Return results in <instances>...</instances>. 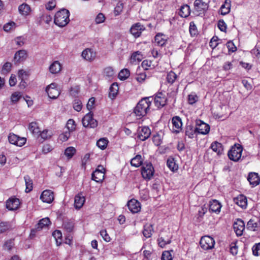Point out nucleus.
I'll return each instance as SVG.
<instances>
[{"instance_id":"obj_1","label":"nucleus","mask_w":260,"mask_h":260,"mask_svg":"<svg viewBox=\"0 0 260 260\" xmlns=\"http://www.w3.org/2000/svg\"><path fill=\"white\" fill-rule=\"evenodd\" d=\"M151 104V101L150 100V98L142 99L134 109V113L138 119L145 116L149 111Z\"/></svg>"},{"instance_id":"obj_2","label":"nucleus","mask_w":260,"mask_h":260,"mask_svg":"<svg viewBox=\"0 0 260 260\" xmlns=\"http://www.w3.org/2000/svg\"><path fill=\"white\" fill-rule=\"evenodd\" d=\"M69 11L66 9H62L55 14L54 20V23L60 27H63L69 22Z\"/></svg>"},{"instance_id":"obj_3","label":"nucleus","mask_w":260,"mask_h":260,"mask_svg":"<svg viewBox=\"0 0 260 260\" xmlns=\"http://www.w3.org/2000/svg\"><path fill=\"white\" fill-rule=\"evenodd\" d=\"M242 150L240 145H235L228 152L229 158L234 161H238L241 157Z\"/></svg>"},{"instance_id":"obj_4","label":"nucleus","mask_w":260,"mask_h":260,"mask_svg":"<svg viewBox=\"0 0 260 260\" xmlns=\"http://www.w3.org/2000/svg\"><path fill=\"white\" fill-rule=\"evenodd\" d=\"M154 169L151 163L144 164L141 168V174L145 180H150L154 175Z\"/></svg>"},{"instance_id":"obj_5","label":"nucleus","mask_w":260,"mask_h":260,"mask_svg":"<svg viewBox=\"0 0 260 260\" xmlns=\"http://www.w3.org/2000/svg\"><path fill=\"white\" fill-rule=\"evenodd\" d=\"M48 96L52 99H57L60 94V91L57 87V84L55 83H52L48 85L45 89Z\"/></svg>"},{"instance_id":"obj_6","label":"nucleus","mask_w":260,"mask_h":260,"mask_svg":"<svg viewBox=\"0 0 260 260\" xmlns=\"http://www.w3.org/2000/svg\"><path fill=\"white\" fill-rule=\"evenodd\" d=\"M83 126L89 128H94L98 125L97 121L93 118V114L89 112L82 118Z\"/></svg>"},{"instance_id":"obj_7","label":"nucleus","mask_w":260,"mask_h":260,"mask_svg":"<svg viewBox=\"0 0 260 260\" xmlns=\"http://www.w3.org/2000/svg\"><path fill=\"white\" fill-rule=\"evenodd\" d=\"M8 138L10 143L18 147L23 146L26 142L25 137H19L14 133H10Z\"/></svg>"},{"instance_id":"obj_8","label":"nucleus","mask_w":260,"mask_h":260,"mask_svg":"<svg viewBox=\"0 0 260 260\" xmlns=\"http://www.w3.org/2000/svg\"><path fill=\"white\" fill-rule=\"evenodd\" d=\"M200 244L203 249L207 250L211 249L214 247L215 241L211 237L205 236L201 238Z\"/></svg>"},{"instance_id":"obj_9","label":"nucleus","mask_w":260,"mask_h":260,"mask_svg":"<svg viewBox=\"0 0 260 260\" xmlns=\"http://www.w3.org/2000/svg\"><path fill=\"white\" fill-rule=\"evenodd\" d=\"M193 6L194 11L197 15L204 14L208 8V4L203 0H195Z\"/></svg>"},{"instance_id":"obj_10","label":"nucleus","mask_w":260,"mask_h":260,"mask_svg":"<svg viewBox=\"0 0 260 260\" xmlns=\"http://www.w3.org/2000/svg\"><path fill=\"white\" fill-rule=\"evenodd\" d=\"M196 128L198 134L204 135L208 134L210 129L209 124L200 119H197L196 121Z\"/></svg>"},{"instance_id":"obj_11","label":"nucleus","mask_w":260,"mask_h":260,"mask_svg":"<svg viewBox=\"0 0 260 260\" xmlns=\"http://www.w3.org/2000/svg\"><path fill=\"white\" fill-rule=\"evenodd\" d=\"M105 178V169L102 166L98 168L92 174V179L96 182H102Z\"/></svg>"},{"instance_id":"obj_12","label":"nucleus","mask_w":260,"mask_h":260,"mask_svg":"<svg viewBox=\"0 0 260 260\" xmlns=\"http://www.w3.org/2000/svg\"><path fill=\"white\" fill-rule=\"evenodd\" d=\"M151 135V131L148 126H140L138 129V138L141 141H145Z\"/></svg>"},{"instance_id":"obj_13","label":"nucleus","mask_w":260,"mask_h":260,"mask_svg":"<svg viewBox=\"0 0 260 260\" xmlns=\"http://www.w3.org/2000/svg\"><path fill=\"white\" fill-rule=\"evenodd\" d=\"M127 206L129 210L133 213H137L140 211L141 204L135 199H132L127 202Z\"/></svg>"},{"instance_id":"obj_14","label":"nucleus","mask_w":260,"mask_h":260,"mask_svg":"<svg viewBox=\"0 0 260 260\" xmlns=\"http://www.w3.org/2000/svg\"><path fill=\"white\" fill-rule=\"evenodd\" d=\"M20 205V200L15 197H11L6 202V207L9 210L12 211L17 209Z\"/></svg>"},{"instance_id":"obj_15","label":"nucleus","mask_w":260,"mask_h":260,"mask_svg":"<svg viewBox=\"0 0 260 260\" xmlns=\"http://www.w3.org/2000/svg\"><path fill=\"white\" fill-rule=\"evenodd\" d=\"M81 56L84 59L92 61L96 57V52L91 48H86L82 51Z\"/></svg>"},{"instance_id":"obj_16","label":"nucleus","mask_w":260,"mask_h":260,"mask_svg":"<svg viewBox=\"0 0 260 260\" xmlns=\"http://www.w3.org/2000/svg\"><path fill=\"white\" fill-rule=\"evenodd\" d=\"M40 199L42 202L50 204L54 200V194L53 191L50 190H44L41 196Z\"/></svg>"},{"instance_id":"obj_17","label":"nucleus","mask_w":260,"mask_h":260,"mask_svg":"<svg viewBox=\"0 0 260 260\" xmlns=\"http://www.w3.org/2000/svg\"><path fill=\"white\" fill-rule=\"evenodd\" d=\"M245 229V223L244 221L240 219H238L234 224V230L238 236H241Z\"/></svg>"},{"instance_id":"obj_18","label":"nucleus","mask_w":260,"mask_h":260,"mask_svg":"<svg viewBox=\"0 0 260 260\" xmlns=\"http://www.w3.org/2000/svg\"><path fill=\"white\" fill-rule=\"evenodd\" d=\"M145 27L140 23H137L134 24L131 28V34L135 37H140L142 32L145 29Z\"/></svg>"},{"instance_id":"obj_19","label":"nucleus","mask_w":260,"mask_h":260,"mask_svg":"<svg viewBox=\"0 0 260 260\" xmlns=\"http://www.w3.org/2000/svg\"><path fill=\"white\" fill-rule=\"evenodd\" d=\"M49 71L52 74H58L62 69V64L58 60L53 61L49 67Z\"/></svg>"},{"instance_id":"obj_20","label":"nucleus","mask_w":260,"mask_h":260,"mask_svg":"<svg viewBox=\"0 0 260 260\" xmlns=\"http://www.w3.org/2000/svg\"><path fill=\"white\" fill-rule=\"evenodd\" d=\"M173 131L175 133H179L182 129V123L181 119L179 116H175L172 118Z\"/></svg>"},{"instance_id":"obj_21","label":"nucleus","mask_w":260,"mask_h":260,"mask_svg":"<svg viewBox=\"0 0 260 260\" xmlns=\"http://www.w3.org/2000/svg\"><path fill=\"white\" fill-rule=\"evenodd\" d=\"M222 205L221 203L216 200H212L209 203V211L218 214L220 212Z\"/></svg>"},{"instance_id":"obj_22","label":"nucleus","mask_w":260,"mask_h":260,"mask_svg":"<svg viewBox=\"0 0 260 260\" xmlns=\"http://www.w3.org/2000/svg\"><path fill=\"white\" fill-rule=\"evenodd\" d=\"M167 100L162 93L157 94L154 98V103L157 108H161L166 104Z\"/></svg>"},{"instance_id":"obj_23","label":"nucleus","mask_w":260,"mask_h":260,"mask_svg":"<svg viewBox=\"0 0 260 260\" xmlns=\"http://www.w3.org/2000/svg\"><path fill=\"white\" fill-rule=\"evenodd\" d=\"M247 180L252 187L257 186L260 182L258 174L254 172H251L249 174Z\"/></svg>"},{"instance_id":"obj_24","label":"nucleus","mask_w":260,"mask_h":260,"mask_svg":"<svg viewBox=\"0 0 260 260\" xmlns=\"http://www.w3.org/2000/svg\"><path fill=\"white\" fill-rule=\"evenodd\" d=\"M85 201V197L81 194H78L75 197L74 207L77 209H80Z\"/></svg>"},{"instance_id":"obj_25","label":"nucleus","mask_w":260,"mask_h":260,"mask_svg":"<svg viewBox=\"0 0 260 260\" xmlns=\"http://www.w3.org/2000/svg\"><path fill=\"white\" fill-rule=\"evenodd\" d=\"M234 201L235 204L242 208H245L247 206V199L243 195H239L234 198Z\"/></svg>"},{"instance_id":"obj_26","label":"nucleus","mask_w":260,"mask_h":260,"mask_svg":"<svg viewBox=\"0 0 260 260\" xmlns=\"http://www.w3.org/2000/svg\"><path fill=\"white\" fill-rule=\"evenodd\" d=\"M27 57V52L24 50H21L16 52L14 56V60L16 62L24 61Z\"/></svg>"},{"instance_id":"obj_27","label":"nucleus","mask_w":260,"mask_h":260,"mask_svg":"<svg viewBox=\"0 0 260 260\" xmlns=\"http://www.w3.org/2000/svg\"><path fill=\"white\" fill-rule=\"evenodd\" d=\"M167 40V37L162 34H158L155 37V42L157 45L162 46Z\"/></svg>"},{"instance_id":"obj_28","label":"nucleus","mask_w":260,"mask_h":260,"mask_svg":"<svg viewBox=\"0 0 260 260\" xmlns=\"http://www.w3.org/2000/svg\"><path fill=\"white\" fill-rule=\"evenodd\" d=\"M109 96L111 99H114L117 95L119 86L117 83H113L110 86L109 89Z\"/></svg>"},{"instance_id":"obj_29","label":"nucleus","mask_w":260,"mask_h":260,"mask_svg":"<svg viewBox=\"0 0 260 260\" xmlns=\"http://www.w3.org/2000/svg\"><path fill=\"white\" fill-rule=\"evenodd\" d=\"M153 231V228L152 224H146L144 226L143 234L145 237L148 238L151 237Z\"/></svg>"},{"instance_id":"obj_30","label":"nucleus","mask_w":260,"mask_h":260,"mask_svg":"<svg viewBox=\"0 0 260 260\" xmlns=\"http://www.w3.org/2000/svg\"><path fill=\"white\" fill-rule=\"evenodd\" d=\"M190 13V7L187 5H183L180 9L179 14L181 17L186 18Z\"/></svg>"},{"instance_id":"obj_31","label":"nucleus","mask_w":260,"mask_h":260,"mask_svg":"<svg viewBox=\"0 0 260 260\" xmlns=\"http://www.w3.org/2000/svg\"><path fill=\"white\" fill-rule=\"evenodd\" d=\"M143 58V55L139 51H136L132 54L131 56V62L137 63L141 61Z\"/></svg>"},{"instance_id":"obj_32","label":"nucleus","mask_w":260,"mask_h":260,"mask_svg":"<svg viewBox=\"0 0 260 260\" xmlns=\"http://www.w3.org/2000/svg\"><path fill=\"white\" fill-rule=\"evenodd\" d=\"M259 220L257 219V221H255L254 219H250L247 224V229L252 231H255L258 228V224Z\"/></svg>"},{"instance_id":"obj_33","label":"nucleus","mask_w":260,"mask_h":260,"mask_svg":"<svg viewBox=\"0 0 260 260\" xmlns=\"http://www.w3.org/2000/svg\"><path fill=\"white\" fill-rule=\"evenodd\" d=\"M50 223L49 218L46 217L42 219L36 225V230L40 231L44 228L47 227Z\"/></svg>"},{"instance_id":"obj_34","label":"nucleus","mask_w":260,"mask_h":260,"mask_svg":"<svg viewBox=\"0 0 260 260\" xmlns=\"http://www.w3.org/2000/svg\"><path fill=\"white\" fill-rule=\"evenodd\" d=\"M143 162V159L141 155H137L131 159V164L132 166L135 167L140 166Z\"/></svg>"},{"instance_id":"obj_35","label":"nucleus","mask_w":260,"mask_h":260,"mask_svg":"<svg viewBox=\"0 0 260 260\" xmlns=\"http://www.w3.org/2000/svg\"><path fill=\"white\" fill-rule=\"evenodd\" d=\"M197 133L196 128H194L192 125H187L186 128L185 135L189 138H193Z\"/></svg>"},{"instance_id":"obj_36","label":"nucleus","mask_w":260,"mask_h":260,"mask_svg":"<svg viewBox=\"0 0 260 260\" xmlns=\"http://www.w3.org/2000/svg\"><path fill=\"white\" fill-rule=\"evenodd\" d=\"M39 135L42 140H46L51 138L53 135V133L51 130L44 129L42 132L40 131Z\"/></svg>"},{"instance_id":"obj_37","label":"nucleus","mask_w":260,"mask_h":260,"mask_svg":"<svg viewBox=\"0 0 260 260\" xmlns=\"http://www.w3.org/2000/svg\"><path fill=\"white\" fill-rule=\"evenodd\" d=\"M28 129L34 135H39L40 132L38 124L36 122H30L28 126Z\"/></svg>"},{"instance_id":"obj_38","label":"nucleus","mask_w":260,"mask_h":260,"mask_svg":"<svg viewBox=\"0 0 260 260\" xmlns=\"http://www.w3.org/2000/svg\"><path fill=\"white\" fill-rule=\"evenodd\" d=\"M18 9L20 13L23 15H27L30 12V7L26 4L21 5Z\"/></svg>"},{"instance_id":"obj_39","label":"nucleus","mask_w":260,"mask_h":260,"mask_svg":"<svg viewBox=\"0 0 260 260\" xmlns=\"http://www.w3.org/2000/svg\"><path fill=\"white\" fill-rule=\"evenodd\" d=\"M167 165L168 167L173 172L178 170V166L175 162L174 159L172 157H170L168 159Z\"/></svg>"},{"instance_id":"obj_40","label":"nucleus","mask_w":260,"mask_h":260,"mask_svg":"<svg viewBox=\"0 0 260 260\" xmlns=\"http://www.w3.org/2000/svg\"><path fill=\"white\" fill-rule=\"evenodd\" d=\"M12 225L9 222H1L0 223V234L6 232L11 229Z\"/></svg>"},{"instance_id":"obj_41","label":"nucleus","mask_w":260,"mask_h":260,"mask_svg":"<svg viewBox=\"0 0 260 260\" xmlns=\"http://www.w3.org/2000/svg\"><path fill=\"white\" fill-rule=\"evenodd\" d=\"M76 125L75 121L72 119H69L66 124L67 131L70 132L71 133L76 129Z\"/></svg>"},{"instance_id":"obj_42","label":"nucleus","mask_w":260,"mask_h":260,"mask_svg":"<svg viewBox=\"0 0 260 260\" xmlns=\"http://www.w3.org/2000/svg\"><path fill=\"white\" fill-rule=\"evenodd\" d=\"M130 72L127 69H123L118 74V78L120 80H125L128 78Z\"/></svg>"},{"instance_id":"obj_43","label":"nucleus","mask_w":260,"mask_h":260,"mask_svg":"<svg viewBox=\"0 0 260 260\" xmlns=\"http://www.w3.org/2000/svg\"><path fill=\"white\" fill-rule=\"evenodd\" d=\"M24 179L26 185L25 191L27 192H29L33 188L32 181L31 179H30V177L28 175L25 176L24 177Z\"/></svg>"},{"instance_id":"obj_44","label":"nucleus","mask_w":260,"mask_h":260,"mask_svg":"<svg viewBox=\"0 0 260 260\" xmlns=\"http://www.w3.org/2000/svg\"><path fill=\"white\" fill-rule=\"evenodd\" d=\"M22 96V93L19 91L13 93L11 96V101L13 104L17 103Z\"/></svg>"},{"instance_id":"obj_45","label":"nucleus","mask_w":260,"mask_h":260,"mask_svg":"<svg viewBox=\"0 0 260 260\" xmlns=\"http://www.w3.org/2000/svg\"><path fill=\"white\" fill-rule=\"evenodd\" d=\"M158 245L163 248L166 245L169 244L171 243V239L170 238L168 237L167 238H165L164 237H159L158 240Z\"/></svg>"},{"instance_id":"obj_46","label":"nucleus","mask_w":260,"mask_h":260,"mask_svg":"<svg viewBox=\"0 0 260 260\" xmlns=\"http://www.w3.org/2000/svg\"><path fill=\"white\" fill-rule=\"evenodd\" d=\"M108 141L106 138H101L96 142L97 146L100 149H105L108 145Z\"/></svg>"},{"instance_id":"obj_47","label":"nucleus","mask_w":260,"mask_h":260,"mask_svg":"<svg viewBox=\"0 0 260 260\" xmlns=\"http://www.w3.org/2000/svg\"><path fill=\"white\" fill-rule=\"evenodd\" d=\"M76 153V149L73 147H69L64 151V155L68 158H71Z\"/></svg>"},{"instance_id":"obj_48","label":"nucleus","mask_w":260,"mask_h":260,"mask_svg":"<svg viewBox=\"0 0 260 260\" xmlns=\"http://www.w3.org/2000/svg\"><path fill=\"white\" fill-rule=\"evenodd\" d=\"M52 236L56 240V244L59 245L61 244L62 233L59 230H55L53 233Z\"/></svg>"},{"instance_id":"obj_49","label":"nucleus","mask_w":260,"mask_h":260,"mask_svg":"<svg viewBox=\"0 0 260 260\" xmlns=\"http://www.w3.org/2000/svg\"><path fill=\"white\" fill-rule=\"evenodd\" d=\"M230 11V4L228 3H225L223 4L220 9V12L221 15H224L228 14Z\"/></svg>"},{"instance_id":"obj_50","label":"nucleus","mask_w":260,"mask_h":260,"mask_svg":"<svg viewBox=\"0 0 260 260\" xmlns=\"http://www.w3.org/2000/svg\"><path fill=\"white\" fill-rule=\"evenodd\" d=\"M211 148L213 151L217 152L218 154L220 153L222 150V145L221 143L215 142L211 144Z\"/></svg>"},{"instance_id":"obj_51","label":"nucleus","mask_w":260,"mask_h":260,"mask_svg":"<svg viewBox=\"0 0 260 260\" xmlns=\"http://www.w3.org/2000/svg\"><path fill=\"white\" fill-rule=\"evenodd\" d=\"M73 106L75 110L78 112L80 111L82 108V104L81 101L78 99H75L73 101Z\"/></svg>"},{"instance_id":"obj_52","label":"nucleus","mask_w":260,"mask_h":260,"mask_svg":"<svg viewBox=\"0 0 260 260\" xmlns=\"http://www.w3.org/2000/svg\"><path fill=\"white\" fill-rule=\"evenodd\" d=\"M189 32L191 36H195L198 34V30L194 22L191 21L189 23Z\"/></svg>"},{"instance_id":"obj_53","label":"nucleus","mask_w":260,"mask_h":260,"mask_svg":"<svg viewBox=\"0 0 260 260\" xmlns=\"http://www.w3.org/2000/svg\"><path fill=\"white\" fill-rule=\"evenodd\" d=\"M177 77V76L174 72H170L167 75V81L170 84H173L176 80Z\"/></svg>"},{"instance_id":"obj_54","label":"nucleus","mask_w":260,"mask_h":260,"mask_svg":"<svg viewBox=\"0 0 260 260\" xmlns=\"http://www.w3.org/2000/svg\"><path fill=\"white\" fill-rule=\"evenodd\" d=\"M123 8V5L121 2H118L114 8V13L115 16H118L122 12Z\"/></svg>"},{"instance_id":"obj_55","label":"nucleus","mask_w":260,"mask_h":260,"mask_svg":"<svg viewBox=\"0 0 260 260\" xmlns=\"http://www.w3.org/2000/svg\"><path fill=\"white\" fill-rule=\"evenodd\" d=\"M147 75L145 72L141 73H138L136 74V80L139 83H143L146 78Z\"/></svg>"},{"instance_id":"obj_56","label":"nucleus","mask_w":260,"mask_h":260,"mask_svg":"<svg viewBox=\"0 0 260 260\" xmlns=\"http://www.w3.org/2000/svg\"><path fill=\"white\" fill-rule=\"evenodd\" d=\"M64 229L68 233L71 232L74 229V225L72 222H64L63 224Z\"/></svg>"},{"instance_id":"obj_57","label":"nucleus","mask_w":260,"mask_h":260,"mask_svg":"<svg viewBox=\"0 0 260 260\" xmlns=\"http://www.w3.org/2000/svg\"><path fill=\"white\" fill-rule=\"evenodd\" d=\"M198 100V97L194 93H192L188 96V102L190 105H192L197 102Z\"/></svg>"},{"instance_id":"obj_58","label":"nucleus","mask_w":260,"mask_h":260,"mask_svg":"<svg viewBox=\"0 0 260 260\" xmlns=\"http://www.w3.org/2000/svg\"><path fill=\"white\" fill-rule=\"evenodd\" d=\"M71 136L70 132L64 131L63 133L61 134L59 136V139L61 142L67 141Z\"/></svg>"},{"instance_id":"obj_59","label":"nucleus","mask_w":260,"mask_h":260,"mask_svg":"<svg viewBox=\"0 0 260 260\" xmlns=\"http://www.w3.org/2000/svg\"><path fill=\"white\" fill-rule=\"evenodd\" d=\"M152 141L155 145L158 146L162 143L161 136L159 134H156L153 136Z\"/></svg>"},{"instance_id":"obj_60","label":"nucleus","mask_w":260,"mask_h":260,"mask_svg":"<svg viewBox=\"0 0 260 260\" xmlns=\"http://www.w3.org/2000/svg\"><path fill=\"white\" fill-rule=\"evenodd\" d=\"M104 73L106 76L111 77L114 76L115 72L112 67H109L105 69Z\"/></svg>"},{"instance_id":"obj_61","label":"nucleus","mask_w":260,"mask_h":260,"mask_svg":"<svg viewBox=\"0 0 260 260\" xmlns=\"http://www.w3.org/2000/svg\"><path fill=\"white\" fill-rule=\"evenodd\" d=\"M105 16L102 13H99L95 18V22L96 24H100L103 23L105 21Z\"/></svg>"},{"instance_id":"obj_62","label":"nucleus","mask_w":260,"mask_h":260,"mask_svg":"<svg viewBox=\"0 0 260 260\" xmlns=\"http://www.w3.org/2000/svg\"><path fill=\"white\" fill-rule=\"evenodd\" d=\"M15 27V23L13 22H8L4 26V30L8 32Z\"/></svg>"},{"instance_id":"obj_63","label":"nucleus","mask_w":260,"mask_h":260,"mask_svg":"<svg viewBox=\"0 0 260 260\" xmlns=\"http://www.w3.org/2000/svg\"><path fill=\"white\" fill-rule=\"evenodd\" d=\"M260 250V243H256L255 244L252 248V253L254 256H258V251Z\"/></svg>"},{"instance_id":"obj_64","label":"nucleus","mask_w":260,"mask_h":260,"mask_svg":"<svg viewBox=\"0 0 260 260\" xmlns=\"http://www.w3.org/2000/svg\"><path fill=\"white\" fill-rule=\"evenodd\" d=\"M172 256L170 252L168 251H164L161 255V260H172Z\"/></svg>"}]
</instances>
